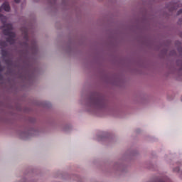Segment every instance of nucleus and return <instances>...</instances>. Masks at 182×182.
<instances>
[{"label":"nucleus","instance_id":"nucleus-3","mask_svg":"<svg viewBox=\"0 0 182 182\" xmlns=\"http://www.w3.org/2000/svg\"><path fill=\"white\" fill-rule=\"evenodd\" d=\"M14 1H15V2L18 3V2H19L20 0H14Z\"/></svg>","mask_w":182,"mask_h":182},{"label":"nucleus","instance_id":"nucleus-1","mask_svg":"<svg viewBox=\"0 0 182 182\" xmlns=\"http://www.w3.org/2000/svg\"><path fill=\"white\" fill-rule=\"evenodd\" d=\"M1 9H4V11H5L6 12H9V11L11 10V7L9 6V4H8V2L4 3L1 6Z\"/></svg>","mask_w":182,"mask_h":182},{"label":"nucleus","instance_id":"nucleus-2","mask_svg":"<svg viewBox=\"0 0 182 182\" xmlns=\"http://www.w3.org/2000/svg\"><path fill=\"white\" fill-rule=\"evenodd\" d=\"M0 12H2V9H0ZM2 18H5V17H4L2 15L0 14V19H1V21H2Z\"/></svg>","mask_w":182,"mask_h":182}]
</instances>
